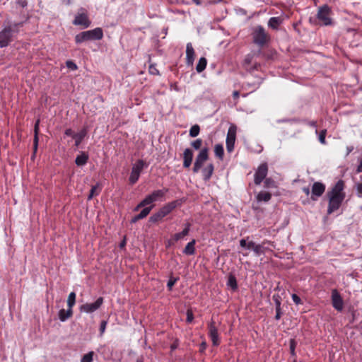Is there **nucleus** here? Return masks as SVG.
<instances>
[{
	"mask_svg": "<svg viewBox=\"0 0 362 362\" xmlns=\"http://www.w3.org/2000/svg\"><path fill=\"white\" fill-rule=\"evenodd\" d=\"M247 244V243L245 239H241L240 240V245L241 247L246 248Z\"/></svg>",
	"mask_w": 362,
	"mask_h": 362,
	"instance_id": "603ef678",
	"label": "nucleus"
},
{
	"mask_svg": "<svg viewBox=\"0 0 362 362\" xmlns=\"http://www.w3.org/2000/svg\"><path fill=\"white\" fill-rule=\"evenodd\" d=\"M214 153L216 156L219 158L220 159H223L224 150L223 146L221 144H216L214 146Z\"/></svg>",
	"mask_w": 362,
	"mask_h": 362,
	"instance_id": "bb28decb",
	"label": "nucleus"
},
{
	"mask_svg": "<svg viewBox=\"0 0 362 362\" xmlns=\"http://www.w3.org/2000/svg\"><path fill=\"white\" fill-rule=\"evenodd\" d=\"M103 303V298H98L94 303H88L82 305L80 307V311L86 313H92L100 308Z\"/></svg>",
	"mask_w": 362,
	"mask_h": 362,
	"instance_id": "1a4fd4ad",
	"label": "nucleus"
},
{
	"mask_svg": "<svg viewBox=\"0 0 362 362\" xmlns=\"http://www.w3.org/2000/svg\"><path fill=\"white\" fill-rule=\"evenodd\" d=\"M227 285L233 290H235L238 287L235 277L233 276H230L228 279Z\"/></svg>",
	"mask_w": 362,
	"mask_h": 362,
	"instance_id": "7c9ffc66",
	"label": "nucleus"
},
{
	"mask_svg": "<svg viewBox=\"0 0 362 362\" xmlns=\"http://www.w3.org/2000/svg\"><path fill=\"white\" fill-rule=\"evenodd\" d=\"M144 165L145 163L142 160H139L133 165L129 177V182L131 184L133 185L137 182Z\"/></svg>",
	"mask_w": 362,
	"mask_h": 362,
	"instance_id": "423d86ee",
	"label": "nucleus"
},
{
	"mask_svg": "<svg viewBox=\"0 0 362 362\" xmlns=\"http://www.w3.org/2000/svg\"><path fill=\"white\" fill-rule=\"evenodd\" d=\"M66 66H67L69 69H71V70H73V71H74V70H76V69H77V66H76V64L74 62H72V61H70V60L67 61V62H66Z\"/></svg>",
	"mask_w": 362,
	"mask_h": 362,
	"instance_id": "ea45409f",
	"label": "nucleus"
},
{
	"mask_svg": "<svg viewBox=\"0 0 362 362\" xmlns=\"http://www.w3.org/2000/svg\"><path fill=\"white\" fill-rule=\"evenodd\" d=\"M177 205V202H172L170 203H168L167 204L164 205L162 208L160 209L158 212L161 215L163 218L168 215Z\"/></svg>",
	"mask_w": 362,
	"mask_h": 362,
	"instance_id": "dca6fc26",
	"label": "nucleus"
},
{
	"mask_svg": "<svg viewBox=\"0 0 362 362\" xmlns=\"http://www.w3.org/2000/svg\"><path fill=\"white\" fill-rule=\"evenodd\" d=\"M233 96L235 98H238L239 97V92L235 90L233 93Z\"/></svg>",
	"mask_w": 362,
	"mask_h": 362,
	"instance_id": "680f3d73",
	"label": "nucleus"
},
{
	"mask_svg": "<svg viewBox=\"0 0 362 362\" xmlns=\"http://www.w3.org/2000/svg\"><path fill=\"white\" fill-rule=\"evenodd\" d=\"M39 123L40 121L37 120L35 124V137H34V151H36L38 144V131H39Z\"/></svg>",
	"mask_w": 362,
	"mask_h": 362,
	"instance_id": "c85d7f7f",
	"label": "nucleus"
},
{
	"mask_svg": "<svg viewBox=\"0 0 362 362\" xmlns=\"http://www.w3.org/2000/svg\"><path fill=\"white\" fill-rule=\"evenodd\" d=\"M357 191L359 194H362V185L361 184L357 185Z\"/></svg>",
	"mask_w": 362,
	"mask_h": 362,
	"instance_id": "13d9d810",
	"label": "nucleus"
},
{
	"mask_svg": "<svg viewBox=\"0 0 362 362\" xmlns=\"http://www.w3.org/2000/svg\"><path fill=\"white\" fill-rule=\"evenodd\" d=\"M165 192L166 191L160 189L153 192L151 194L146 196L143 201H141V206H146L154 202L159 200L164 196Z\"/></svg>",
	"mask_w": 362,
	"mask_h": 362,
	"instance_id": "9d476101",
	"label": "nucleus"
},
{
	"mask_svg": "<svg viewBox=\"0 0 362 362\" xmlns=\"http://www.w3.org/2000/svg\"><path fill=\"white\" fill-rule=\"evenodd\" d=\"M271 197H272V195L270 193L264 192V191H261L260 192H259L257 194L256 199H257V202H267L270 200Z\"/></svg>",
	"mask_w": 362,
	"mask_h": 362,
	"instance_id": "5701e85b",
	"label": "nucleus"
},
{
	"mask_svg": "<svg viewBox=\"0 0 362 362\" xmlns=\"http://www.w3.org/2000/svg\"><path fill=\"white\" fill-rule=\"evenodd\" d=\"M352 150H353L352 147H348L347 148V154H349Z\"/></svg>",
	"mask_w": 362,
	"mask_h": 362,
	"instance_id": "338daca9",
	"label": "nucleus"
},
{
	"mask_svg": "<svg viewBox=\"0 0 362 362\" xmlns=\"http://www.w3.org/2000/svg\"><path fill=\"white\" fill-rule=\"evenodd\" d=\"M86 135V129H83L79 133L75 134L74 135H73V138L75 140V145L76 146H78L81 144V142L82 141V140L83 139V138L85 137Z\"/></svg>",
	"mask_w": 362,
	"mask_h": 362,
	"instance_id": "393cba45",
	"label": "nucleus"
},
{
	"mask_svg": "<svg viewBox=\"0 0 362 362\" xmlns=\"http://www.w3.org/2000/svg\"><path fill=\"white\" fill-rule=\"evenodd\" d=\"M193 152L190 148H186L183 153V166L188 168L192 162Z\"/></svg>",
	"mask_w": 362,
	"mask_h": 362,
	"instance_id": "f3484780",
	"label": "nucleus"
},
{
	"mask_svg": "<svg viewBox=\"0 0 362 362\" xmlns=\"http://www.w3.org/2000/svg\"><path fill=\"white\" fill-rule=\"evenodd\" d=\"M291 297H292V300L296 305L301 304V300H300V297H298L296 294H294V293L292 294Z\"/></svg>",
	"mask_w": 362,
	"mask_h": 362,
	"instance_id": "a18cd8bd",
	"label": "nucleus"
},
{
	"mask_svg": "<svg viewBox=\"0 0 362 362\" xmlns=\"http://www.w3.org/2000/svg\"><path fill=\"white\" fill-rule=\"evenodd\" d=\"M325 187L320 182H315L312 188V199H315L316 197H320L325 192Z\"/></svg>",
	"mask_w": 362,
	"mask_h": 362,
	"instance_id": "2eb2a0df",
	"label": "nucleus"
},
{
	"mask_svg": "<svg viewBox=\"0 0 362 362\" xmlns=\"http://www.w3.org/2000/svg\"><path fill=\"white\" fill-rule=\"evenodd\" d=\"M176 241L173 240V238L168 241L167 247L170 246L171 245H173Z\"/></svg>",
	"mask_w": 362,
	"mask_h": 362,
	"instance_id": "bf43d9fd",
	"label": "nucleus"
},
{
	"mask_svg": "<svg viewBox=\"0 0 362 362\" xmlns=\"http://www.w3.org/2000/svg\"><path fill=\"white\" fill-rule=\"evenodd\" d=\"M141 202L136 206L134 211H138L140 208L144 207V206H141Z\"/></svg>",
	"mask_w": 362,
	"mask_h": 362,
	"instance_id": "e2e57ef3",
	"label": "nucleus"
},
{
	"mask_svg": "<svg viewBox=\"0 0 362 362\" xmlns=\"http://www.w3.org/2000/svg\"><path fill=\"white\" fill-rule=\"evenodd\" d=\"M252 36L254 42L259 46H263L269 40V35L261 25H257L253 28Z\"/></svg>",
	"mask_w": 362,
	"mask_h": 362,
	"instance_id": "20e7f679",
	"label": "nucleus"
},
{
	"mask_svg": "<svg viewBox=\"0 0 362 362\" xmlns=\"http://www.w3.org/2000/svg\"><path fill=\"white\" fill-rule=\"evenodd\" d=\"M149 73L152 75H158L159 74L158 70L156 69L155 65H150L148 69Z\"/></svg>",
	"mask_w": 362,
	"mask_h": 362,
	"instance_id": "79ce46f5",
	"label": "nucleus"
},
{
	"mask_svg": "<svg viewBox=\"0 0 362 362\" xmlns=\"http://www.w3.org/2000/svg\"><path fill=\"white\" fill-rule=\"evenodd\" d=\"M197 5L201 4V0H192Z\"/></svg>",
	"mask_w": 362,
	"mask_h": 362,
	"instance_id": "69168bd1",
	"label": "nucleus"
},
{
	"mask_svg": "<svg viewBox=\"0 0 362 362\" xmlns=\"http://www.w3.org/2000/svg\"><path fill=\"white\" fill-rule=\"evenodd\" d=\"M19 4H20V5H21L22 7H25V6L27 5L26 1H24V0H21V1H19Z\"/></svg>",
	"mask_w": 362,
	"mask_h": 362,
	"instance_id": "052dcab7",
	"label": "nucleus"
},
{
	"mask_svg": "<svg viewBox=\"0 0 362 362\" xmlns=\"http://www.w3.org/2000/svg\"><path fill=\"white\" fill-rule=\"evenodd\" d=\"M213 173L214 165L212 163H209L202 170V175L204 180L205 181H208L211 178Z\"/></svg>",
	"mask_w": 362,
	"mask_h": 362,
	"instance_id": "6ab92c4d",
	"label": "nucleus"
},
{
	"mask_svg": "<svg viewBox=\"0 0 362 362\" xmlns=\"http://www.w3.org/2000/svg\"><path fill=\"white\" fill-rule=\"evenodd\" d=\"M265 186L267 187H275V183L271 179H266L264 182Z\"/></svg>",
	"mask_w": 362,
	"mask_h": 362,
	"instance_id": "c03bdc74",
	"label": "nucleus"
},
{
	"mask_svg": "<svg viewBox=\"0 0 362 362\" xmlns=\"http://www.w3.org/2000/svg\"><path fill=\"white\" fill-rule=\"evenodd\" d=\"M303 192L307 194L308 195L309 193H310V189L309 188H303Z\"/></svg>",
	"mask_w": 362,
	"mask_h": 362,
	"instance_id": "0e129e2a",
	"label": "nucleus"
},
{
	"mask_svg": "<svg viewBox=\"0 0 362 362\" xmlns=\"http://www.w3.org/2000/svg\"><path fill=\"white\" fill-rule=\"evenodd\" d=\"M177 278L171 277L169 279L168 284H167V286L169 290L172 289L173 286L175 285V284L177 282Z\"/></svg>",
	"mask_w": 362,
	"mask_h": 362,
	"instance_id": "58836bf2",
	"label": "nucleus"
},
{
	"mask_svg": "<svg viewBox=\"0 0 362 362\" xmlns=\"http://www.w3.org/2000/svg\"><path fill=\"white\" fill-rule=\"evenodd\" d=\"M191 145L194 149H199L202 145V140L200 139H197L195 141H192L191 143Z\"/></svg>",
	"mask_w": 362,
	"mask_h": 362,
	"instance_id": "4c0bfd02",
	"label": "nucleus"
},
{
	"mask_svg": "<svg viewBox=\"0 0 362 362\" xmlns=\"http://www.w3.org/2000/svg\"><path fill=\"white\" fill-rule=\"evenodd\" d=\"M206 64H207V61H206V58L201 57L198 62V64H197V66H196L197 71L198 73H201L202 71H203L205 69Z\"/></svg>",
	"mask_w": 362,
	"mask_h": 362,
	"instance_id": "a878e982",
	"label": "nucleus"
},
{
	"mask_svg": "<svg viewBox=\"0 0 362 362\" xmlns=\"http://www.w3.org/2000/svg\"><path fill=\"white\" fill-rule=\"evenodd\" d=\"M332 303L333 307L338 311H341L344 308V302L337 290L332 292Z\"/></svg>",
	"mask_w": 362,
	"mask_h": 362,
	"instance_id": "f8f14e48",
	"label": "nucleus"
},
{
	"mask_svg": "<svg viewBox=\"0 0 362 362\" xmlns=\"http://www.w3.org/2000/svg\"><path fill=\"white\" fill-rule=\"evenodd\" d=\"M209 334L214 346H218L220 343L218 329L214 322H211L209 325Z\"/></svg>",
	"mask_w": 362,
	"mask_h": 362,
	"instance_id": "4468645a",
	"label": "nucleus"
},
{
	"mask_svg": "<svg viewBox=\"0 0 362 362\" xmlns=\"http://www.w3.org/2000/svg\"><path fill=\"white\" fill-rule=\"evenodd\" d=\"M184 238V236L182 235L181 232L180 233H175L173 236V240L174 241H178L181 239Z\"/></svg>",
	"mask_w": 362,
	"mask_h": 362,
	"instance_id": "49530a36",
	"label": "nucleus"
},
{
	"mask_svg": "<svg viewBox=\"0 0 362 362\" xmlns=\"http://www.w3.org/2000/svg\"><path fill=\"white\" fill-rule=\"evenodd\" d=\"M20 23L6 26L0 32V47H5L13 40V35L18 31Z\"/></svg>",
	"mask_w": 362,
	"mask_h": 362,
	"instance_id": "f03ea898",
	"label": "nucleus"
},
{
	"mask_svg": "<svg viewBox=\"0 0 362 362\" xmlns=\"http://www.w3.org/2000/svg\"><path fill=\"white\" fill-rule=\"evenodd\" d=\"M189 229H190V224L189 223H186L185 224V228L183 229V230L181 232L182 235L184 236V238L188 235L189 233Z\"/></svg>",
	"mask_w": 362,
	"mask_h": 362,
	"instance_id": "37998d69",
	"label": "nucleus"
},
{
	"mask_svg": "<svg viewBox=\"0 0 362 362\" xmlns=\"http://www.w3.org/2000/svg\"><path fill=\"white\" fill-rule=\"evenodd\" d=\"M162 218H163V217L161 216L160 213L158 211L157 213L154 214L153 215H152L150 217L149 221L152 222V223H156V222L160 221Z\"/></svg>",
	"mask_w": 362,
	"mask_h": 362,
	"instance_id": "c9c22d12",
	"label": "nucleus"
},
{
	"mask_svg": "<svg viewBox=\"0 0 362 362\" xmlns=\"http://www.w3.org/2000/svg\"><path fill=\"white\" fill-rule=\"evenodd\" d=\"M65 134L66 136H73V135H74V134H73V132L71 129H67L66 131H65Z\"/></svg>",
	"mask_w": 362,
	"mask_h": 362,
	"instance_id": "864d4df0",
	"label": "nucleus"
},
{
	"mask_svg": "<svg viewBox=\"0 0 362 362\" xmlns=\"http://www.w3.org/2000/svg\"><path fill=\"white\" fill-rule=\"evenodd\" d=\"M266 247L263 245H255L254 247V252L257 256H259L265 252Z\"/></svg>",
	"mask_w": 362,
	"mask_h": 362,
	"instance_id": "c756f323",
	"label": "nucleus"
},
{
	"mask_svg": "<svg viewBox=\"0 0 362 362\" xmlns=\"http://www.w3.org/2000/svg\"><path fill=\"white\" fill-rule=\"evenodd\" d=\"M273 298H274V300H275L276 305H278V303H279V308H281V302H280V300H279V297H276V296H273Z\"/></svg>",
	"mask_w": 362,
	"mask_h": 362,
	"instance_id": "4d7b16f0",
	"label": "nucleus"
},
{
	"mask_svg": "<svg viewBox=\"0 0 362 362\" xmlns=\"http://www.w3.org/2000/svg\"><path fill=\"white\" fill-rule=\"evenodd\" d=\"M152 209H153V206L144 208L138 214L139 215V218H141L142 219V218H144L145 217H146L148 215V214L151 212Z\"/></svg>",
	"mask_w": 362,
	"mask_h": 362,
	"instance_id": "f704fd0d",
	"label": "nucleus"
},
{
	"mask_svg": "<svg viewBox=\"0 0 362 362\" xmlns=\"http://www.w3.org/2000/svg\"><path fill=\"white\" fill-rule=\"evenodd\" d=\"M326 130H322L319 135V141L321 144H325Z\"/></svg>",
	"mask_w": 362,
	"mask_h": 362,
	"instance_id": "a19ab883",
	"label": "nucleus"
},
{
	"mask_svg": "<svg viewBox=\"0 0 362 362\" xmlns=\"http://www.w3.org/2000/svg\"><path fill=\"white\" fill-rule=\"evenodd\" d=\"M343 189L344 182L343 181L339 180L336 183L332 191L329 193L328 214H330L333 213L341 206V204L345 197Z\"/></svg>",
	"mask_w": 362,
	"mask_h": 362,
	"instance_id": "f257e3e1",
	"label": "nucleus"
},
{
	"mask_svg": "<svg viewBox=\"0 0 362 362\" xmlns=\"http://www.w3.org/2000/svg\"><path fill=\"white\" fill-rule=\"evenodd\" d=\"M194 245H195V240H192V241L188 243L187 245L185 246V247L183 250V252L187 255H193L195 251Z\"/></svg>",
	"mask_w": 362,
	"mask_h": 362,
	"instance_id": "b1692460",
	"label": "nucleus"
},
{
	"mask_svg": "<svg viewBox=\"0 0 362 362\" xmlns=\"http://www.w3.org/2000/svg\"><path fill=\"white\" fill-rule=\"evenodd\" d=\"M76 303V293L74 292H71L68 296L67 299V305L68 309L72 310L74 305Z\"/></svg>",
	"mask_w": 362,
	"mask_h": 362,
	"instance_id": "cd10ccee",
	"label": "nucleus"
},
{
	"mask_svg": "<svg viewBox=\"0 0 362 362\" xmlns=\"http://www.w3.org/2000/svg\"><path fill=\"white\" fill-rule=\"evenodd\" d=\"M106 326H107V322L102 321L101 324H100V334H103L105 332Z\"/></svg>",
	"mask_w": 362,
	"mask_h": 362,
	"instance_id": "09e8293b",
	"label": "nucleus"
},
{
	"mask_svg": "<svg viewBox=\"0 0 362 362\" xmlns=\"http://www.w3.org/2000/svg\"><path fill=\"white\" fill-rule=\"evenodd\" d=\"M186 58L188 64L192 65L194 59V50L192 43L189 42L186 47Z\"/></svg>",
	"mask_w": 362,
	"mask_h": 362,
	"instance_id": "a211bd4d",
	"label": "nucleus"
},
{
	"mask_svg": "<svg viewBox=\"0 0 362 362\" xmlns=\"http://www.w3.org/2000/svg\"><path fill=\"white\" fill-rule=\"evenodd\" d=\"M65 4H69L71 0H62Z\"/></svg>",
	"mask_w": 362,
	"mask_h": 362,
	"instance_id": "774afa93",
	"label": "nucleus"
},
{
	"mask_svg": "<svg viewBox=\"0 0 362 362\" xmlns=\"http://www.w3.org/2000/svg\"><path fill=\"white\" fill-rule=\"evenodd\" d=\"M331 9L327 6L324 5L318 8L317 18L320 23L323 25H329L332 24V19L330 18Z\"/></svg>",
	"mask_w": 362,
	"mask_h": 362,
	"instance_id": "39448f33",
	"label": "nucleus"
},
{
	"mask_svg": "<svg viewBox=\"0 0 362 362\" xmlns=\"http://www.w3.org/2000/svg\"><path fill=\"white\" fill-rule=\"evenodd\" d=\"M267 165L266 163L261 164L255 173V183L259 185L267 175Z\"/></svg>",
	"mask_w": 362,
	"mask_h": 362,
	"instance_id": "9b49d317",
	"label": "nucleus"
},
{
	"mask_svg": "<svg viewBox=\"0 0 362 362\" xmlns=\"http://www.w3.org/2000/svg\"><path fill=\"white\" fill-rule=\"evenodd\" d=\"M200 128L199 126L195 124L192 126L189 129V136L191 137H196L199 134Z\"/></svg>",
	"mask_w": 362,
	"mask_h": 362,
	"instance_id": "2f4dec72",
	"label": "nucleus"
},
{
	"mask_svg": "<svg viewBox=\"0 0 362 362\" xmlns=\"http://www.w3.org/2000/svg\"><path fill=\"white\" fill-rule=\"evenodd\" d=\"M103 37L101 28H97L90 30L84 31L76 35L75 41L76 43H81L88 40H100Z\"/></svg>",
	"mask_w": 362,
	"mask_h": 362,
	"instance_id": "7ed1b4c3",
	"label": "nucleus"
},
{
	"mask_svg": "<svg viewBox=\"0 0 362 362\" xmlns=\"http://www.w3.org/2000/svg\"><path fill=\"white\" fill-rule=\"evenodd\" d=\"M236 126L231 124L228 130L226 137V148L228 152H232L233 151L236 139Z\"/></svg>",
	"mask_w": 362,
	"mask_h": 362,
	"instance_id": "6e6552de",
	"label": "nucleus"
},
{
	"mask_svg": "<svg viewBox=\"0 0 362 362\" xmlns=\"http://www.w3.org/2000/svg\"><path fill=\"white\" fill-rule=\"evenodd\" d=\"M72 314L73 310L71 309H61L58 313L59 319L62 322H65L66 320H68L69 317L72 316Z\"/></svg>",
	"mask_w": 362,
	"mask_h": 362,
	"instance_id": "412c9836",
	"label": "nucleus"
},
{
	"mask_svg": "<svg viewBox=\"0 0 362 362\" xmlns=\"http://www.w3.org/2000/svg\"><path fill=\"white\" fill-rule=\"evenodd\" d=\"M88 160V156L85 153H81L76 158L75 163L78 166H83L86 164Z\"/></svg>",
	"mask_w": 362,
	"mask_h": 362,
	"instance_id": "4be33fe9",
	"label": "nucleus"
},
{
	"mask_svg": "<svg viewBox=\"0 0 362 362\" xmlns=\"http://www.w3.org/2000/svg\"><path fill=\"white\" fill-rule=\"evenodd\" d=\"M193 313L191 310H187V322H192L193 320Z\"/></svg>",
	"mask_w": 362,
	"mask_h": 362,
	"instance_id": "de8ad7c7",
	"label": "nucleus"
},
{
	"mask_svg": "<svg viewBox=\"0 0 362 362\" xmlns=\"http://www.w3.org/2000/svg\"><path fill=\"white\" fill-rule=\"evenodd\" d=\"M98 188V185L92 187L90 194L88 197V200H90L94 196L98 195L99 194Z\"/></svg>",
	"mask_w": 362,
	"mask_h": 362,
	"instance_id": "473e14b6",
	"label": "nucleus"
},
{
	"mask_svg": "<svg viewBox=\"0 0 362 362\" xmlns=\"http://www.w3.org/2000/svg\"><path fill=\"white\" fill-rule=\"evenodd\" d=\"M356 171H357V173H361L362 172V158H361V160L360 162V164L357 167Z\"/></svg>",
	"mask_w": 362,
	"mask_h": 362,
	"instance_id": "6e6d98bb",
	"label": "nucleus"
},
{
	"mask_svg": "<svg viewBox=\"0 0 362 362\" xmlns=\"http://www.w3.org/2000/svg\"><path fill=\"white\" fill-rule=\"evenodd\" d=\"M276 316L275 318L276 320H279L281 318V308H279V305H276Z\"/></svg>",
	"mask_w": 362,
	"mask_h": 362,
	"instance_id": "8fccbe9b",
	"label": "nucleus"
},
{
	"mask_svg": "<svg viewBox=\"0 0 362 362\" xmlns=\"http://www.w3.org/2000/svg\"><path fill=\"white\" fill-rule=\"evenodd\" d=\"M93 351L88 352L82 357L81 362H93Z\"/></svg>",
	"mask_w": 362,
	"mask_h": 362,
	"instance_id": "72a5a7b5",
	"label": "nucleus"
},
{
	"mask_svg": "<svg viewBox=\"0 0 362 362\" xmlns=\"http://www.w3.org/2000/svg\"><path fill=\"white\" fill-rule=\"evenodd\" d=\"M208 148H202L197 156L196 157L195 162L193 167V172L197 173L202 167L204 163L208 159Z\"/></svg>",
	"mask_w": 362,
	"mask_h": 362,
	"instance_id": "0eeeda50",
	"label": "nucleus"
},
{
	"mask_svg": "<svg viewBox=\"0 0 362 362\" xmlns=\"http://www.w3.org/2000/svg\"><path fill=\"white\" fill-rule=\"evenodd\" d=\"M73 23L76 25H82L83 28H88L90 25V21L84 12H78Z\"/></svg>",
	"mask_w": 362,
	"mask_h": 362,
	"instance_id": "ddd939ff",
	"label": "nucleus"
},
{
	"mask_svg": "<svg viewBox=\"0 0 362 362\" xmlns=\"http://www.w3.org/2000/svg\"><path fill=\"white\" fill-rule=\"evenodd\" d=\"M296 346V341L293 339H291L290 340V352H291V356H293L294 357L296 356V351H295Z\"/></svg>",
	"mask_w": 362,
	"mask_h": 362,
	"instance_id": "e433bc0d",
	"label": "nucleus"
},
{
	"mask_svg": "<svg viewBox=\"0 0 362 362\" xmlns=\"http://www.w3.org/2000/svg\"><path fill=\"white\" fill-rule=\"evenodd\" d=\"M255 245L256 244L254 242L250 241L247 244L246 249H247V250H253Z\"/></svg>",
	"mask_w": 362,
	"mask_h": 362,
	"instance_id": "3c124183",
	"label": "nucleus"
},
{
	"mask_svg": "<svg viewBox=\"0 0 362 362\" xmlns=\"http://www.w3.org/2000/svg\"><path fill=\"white\" fill-rule=\"evenodd\" d=\"M283 21L284 18L281 17H272L269 20L268 26L272 29H277Z\"/></svg>",
	"mask_w": 362,
	"mask_h": 362,
	"instance_id": "aec40b11",
	"label": "nucleus"
},
{
	"mask_svg": "<svg viewBox=\"0 0 362 362\" xmlns=\"http://www.w3.org/2000/svg\"><path fill=\"white\" fill-rule=\"evenodd\" d=\"M141 219V218H139V215L135 216L134 218H132L131 222L134 223L137 222L139 220Z\"/></svg>",
	"mask_w": 362,
	"mask_h": 362,
	"instance_id": "5fc2aeb1",
	"label": "nucleus"
}]
</instances>
